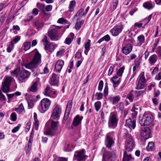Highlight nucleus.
<instances>
[{"label":"nucleus","instance_id":"f257e3e1","mask_svg":"<svg viewBox=\"0 0 161 161\" xmlns=\"http://www.w3.org/2000/svg\"><path fill=\"white\" fill-rule=\"evenodd\" d=\"M41 63V55L38 51L35 53L32 60L29 63L25 65V67L31 69L33 71V69L36 68Z\"/></svg>","mask_w":161,"mask_h":161},{"label":"nucleus","instance_id":"f03ea898","mask_svg":"<svg viewBox=\"0 0 161 161\" xmlns=\"http://www.w3.org/2000/svg\"><path fill=\"white\" fill-rule=\"evenodd\" d=\"M61 27L54 25H52L48 31V35L52 41L58 40V30Z\"/></svg>","mask_w":161,"mask_h":161},{"label":"nucleus","instance_id":"7ed1b4c3","mask_svg":"<svg viewBox=\"0 0 161 161\" xmlns=\"http://www.w3.org/2000/svg\"><path fill=\"white\" fill-rule=\"evenodd\" d=\"M153 121V116L148 114H145L142 118L140 119L139 123L143 126H147L150 125Z\"/></svg>","mask_w":161,"mask_h":161},{"label":"nucleus","instance_id":"20e7f679","mask_svg":"<svg viewBox=\"0 0 161 161\" xmlns=\"http://www.w3.org/2000/svg\"><path fill=\"white\" fill-rule=\"evenodd\" d=\"M49 123H50V127L47 131V133L46 134L53 136L54 135L56 134L57 131L59 127L58 122L51 121L48 122L47 124Z\"/></svg>","mask_w":161,"mask_h":161},{"label":"nucleus","instance_id":"39448f33","mask_svg":"<svg viewBox=\"0 0 161 161\" xmlns=\"http://www.w3.org/2000/svg\"><path fill=\"white\" fill-rule=\"evenodd\" d=\"M117 115L114 113L110 116L108 121V126L109 128L114 129L117 125L118 120L117 118Z\"/></svg>","mask_w":161,"mask_h":161},{"label":"nucleus","instance_id":"423d86ee","mask_svg":"<svg viewBox=\"0 0 161 161\" xmlns=\"http://www.w3.org/2000/svg\"><path fill=\"white\" fill-rule=\"evenodd\" d=\"M51 104V101L48 99L44 98L41 102V109L40 112L44 113L49 108Z\"/></svg>","mask_w":161,"mask_h":161},{"label":"nucleus","instance_id":"0eeeda50","mask_svg":"<svg viewBox=\"0 0 161 161\" xmlns=\"http://www.w3.org/2000/svg\"><path fill=\"white\" fill-rule=\"evenodd\" d=\"M115 157V153L114 152L105 150L103 153V161H113Z\"/></svg>","mask_w":161,"mask_h":161},{"label":"nucleus","instance_id":"6e6552de","mask_svg":"<svg viewBox=\"0 0 161 161\" xmlns=\"http://www.w3.org/2000/svg\"><path fill=\"white\" fill-rule=\"evenodd\" d=\"M12 80V78L10 76H6L5 81L2 83V89L4 92H7L9 90V86Z\"/></svg>","mask_w":161,"mask_h":161},{"label":"nucleus","instance_id":"1a4fd4ad","mask_svg":"<svg viewBox=\"0 0 161 161\" xmlns=\"http://www.w3.org/2000/svg\"><path fill=\"white\" fill-rule=\"evenodd\" d=\"M125 151L128 152L131 151L134 146V142L132 136H128L126 142Z\"/></svg>","mask_w":161,"mask_h":161},{"label":"nucleus","instance_id":"9d476101","mask_svg":"<svg viewBox=\"0 0 161 161\" xmlns=\"http://www.w3.org/2000/svg\"><path fill=\"white\" fill-rule=\"evenodd\" d=\"M146 80L144 76V72L141 74L140 79L138 81V83L136 87V89H143L145 87V84Z\"/></svg>","mask_w":161,"mask_h":161},{"label":"nucleus","instance_id":"9b49d317","mask_svg":"<svg viewBox=\"0 0 161 161\" xmlns=\"http://www.w3.org/2000/svg\"><path fill=\"white\" fill-rule=\"evenodd\" d=\"M61 113V108L57 105H56L51 114V117L53 119H57L59 118Z\"/></svg>","mask_w":161,"mask_h":161},{"label":"nucleus","instance_id":"f8f14e48","mask_svg":"<svg viewBox=\"0 0 161 161\" xmlns=\"http://www.w3.org/2000/svg\"><path fill=\"white\" fill-rule=\"evenodd\" d=\"M85 150L84 149L76 152L74 155L75 159L79 161H82L85 157Z\"/></svg>","mask_w":161,"mask_h":161},{"label":"nucleus","instance_id":"ddd939ff","mask_svg":"<svg viewBox=\"0 0 161 161\" xmlns=\"http://www.w3.org/2000/svg\"><path fill=\"white\" fill-rule=\"evenodd\" d=\"M123 29V27L122 25L116 26L111 29L110 32L113 36H117L121 32Z\"/></svg>","mask_w":161,"mask_h":161},{"label":"nucleus","instance_id":"4468645a","mask_svg":"<svg viewBox=\"0 0 161 161\" xmlns=\"http://www.w3.org/2000/svg\"><path fill=\"white\" fill-rule=\"evenodd\" d=\"M140 135L145 139H148L150 135V129L148 128H143L142 129Z\"/></svg>","mask_w":161,"mask_h":161},{"label":"nucleus","instance_id":"2eb2a0df","mask_svg":"<svg viewBox=\"0 0 161 161\" xmlns=\"http://www.w3.org/2000/svg\"><path fill=\"white\" fill-rule=\"evenodd\" d=\"M132 49V46L131 44L128 43L122 47V51L124 54L127 55L131 52Z\"/></svg>","mask_w":161,"mask_h":161},{"label":"nucleus","instance_id":"dca6fc26","mask_svg":"<svg viewBox=\"0 0 161 161\" xmlns=\"http://www.w3.org/2000/svg\"><path fill=\"white\" fill-rule=\"evenodd\" d=\"M114 141L112 138L110 137L108 134L106 135V138L105 140V144L108 148H110L114 145Z\"/></svg>","mask_w":161,"mask_h":161},{"label":"nucleus","instance_id":"f3484780","mask_svg":"<svg viewBox=\"0 0 161 161\" xmlns=\"http://www.w3.org/2000/svg\"><path fill=\"white\" fill-rule=\"evenodd\" d=\"M30 73L26 70L21 71L19 74V79L20 80H23L25 78H28L30 76Z\"/></svg>","mask_w":161,"mask_h":161},{"label":"nucleus","instance_id":"a211bd4d","mask_svg":"<svg viewBox=\"0 0 161 161\" xmlns=\"http://www.w3.org/2000/svg\"><path fill=\"white\" fill-rule=\"evenodd\" d=\"M127 125L130 129H134L136 126V121L135 119L132 121L130 119H129L126 120Z\"/></svg>","mask_w":161,"mask_h":161},{"label":"nucleus","instance_id":"6ab92c4d","mask_svg":"<svg viewBox=\"0 0 161 161\" xmlns=\"http://www.w3.org/2000/svg\"><path fill=\"white\" fill-rule=\"evenodd\" d=\"M64 65V62L62 60H59L56 62L55 65V69L57 72H60Z\"/></svg>","mask_w":161,"mask_h":161},{"label":"nucleus","instance_id":"aec40b11","mask_svg":"<svg viewBox=\"0 0 161 161\" xmlns=\"http://www.w3.org/2000/svg\"><path fill=\"white\" fill-rule=\"evenodd\" d=\"M133 160L134 158L132 157L131 153L125 151L124 153L123 161H133Z\"/></svg>","mask_w":161,"mask_h":161},{"label":"nucleus","instance_id":"412c9836","mask_svg":"<svg viewBox=\"0 0 161 161\" xmlns=\"http://www.w3.org/2000/svg\"><path fill=\"white\" fill-rule=\"evenodd\" d=\"M39 82V79H37L36 80H35L29 89L30 91L32 92H36L38 90L37 86Z\"/></svg>","mask_w":161,"mask_h":161},{"label":"nucleus","instance_id":"4be33fe9","mask_svg":"<svg viewBox=\"0 0 161 161\" xmlns=\"http://www.w3.org/2000/svg\"><path fill=\"white\" fill-rule=\"evenodd\" d=\"M118 79V77L116 76H114L111 78V80L113 84V87L114 89L116 88L120 82V78Z\"/></svg>","mask_w":161,"mask_h":161},{"label":"nucleus","instance_id":"5701e85b","mask_svg":"<svg viewBox=\"0 0 161 161\" xmlns=\"http://www.w3.org/2000/svg\"><path fill=\"white\" fill-rule=\"evenodd\" d=\"M145 42V37L143 35H140L137 37L136 44L137 46H141Z\"/></svg>","mask_w":161,"mask_h":161},{"label":"nucleus","instance_id":"b1692460","mask_svg":"<svg viewBox=\"0 0 161 161\" xmlns=\"http://www.w3.org/2000/svg\"><path fill=\"white\" fill-rule=\"evenodd\" d=\"M83 117L82 116H80L79 115H77L74 118L72 123L75 126L78 125L81 122Z\"/></svg>","mask_w":161,"mask_h":161},{"label":"nucleus","instance_id":"393cba45","mask_svg":"<svg viewBox=\"0 0 161 161\" xmlns=\"http://www.w3.org/2000/svg\"><path fill=\"white\" fill-rule=\"evenodd\" d=\"M58 77L57 75L54 74H53L50 84L52 85H56L58 83Z\"/></svg>","mask_w":161,"mask_h":161},{"label":"nucleus","instance_id":"a878e982","mask_svg":"<svg viewBox=\"0 0 161 161\" xmlns=\"http://www.w3.org/2000/svg\"><path fill=\"white\" fill-rule=\"evenodd\" d=\"M120 97L118 96H111L109 97L108 99L109 101L113 104H114L117 103L120 100Z\"/></svg>","mask_w":161,"mask_h":161},{"label":"nucleus","instance_id":"bb28decb","mask_svg":"<svg viewBox=\"0 0 161 161\" xmlns=\"http://www.w3.org/2000/svg\"><path fill=\"white\" fill-rule=\"evenodd\" d=\"M90 42L91 40L88 39L86 42H85L84 44V47L85 48L84 53L86 55H87L90 49V47L91 46Z\"/></svg>","mask_w":161,"mask_h":161},{"label":"nucleus","instance_id":"cd10ccee","mask_svg":"<svg viewBox=\"0 0 161 161\" xmlns=\"http://www.w3.org/2000/svg\"><path fill=\"white\" fill-rule=\"evenodd\" d=\"M154 3H152L151 2H147L143 4V7L147 9H150L153 8L154 7Z\"/></svg>","mask_w":161,"mask_h":161},{"label":"nucleus","instance_id":"c85d7f7f","mask_svg":"<svg viewBox=\"0 0 161 161\" xmlns=\"http://www.w3.org/2000/svg\"><path fill=\"white\" fill-rule=\"evenodd\" d=\"M157 56L155 54L151 56L149 59V63L151 65H153L157 61Z\"/></svg>","mask_w":161,"mask_h":161},{"label":"nucleus","instance_id":"c756f323","mask_svg":"<svg viewBox=\"0 0 161 161\" xmlns=\"http://www.w3.org/2000/svg\"><path fill=\"white\" fill-rule=\"evenodd\" d=\"M145 92V90L136 91H135V97L136 98L135 100L137 101L138 99V97L141 95H142Z\"/></svg>","mask_w":161,"mask_h":161},{"label":"nucleus","instance_id":"7c9ffc66","mask_svg":"<svg viewBox=\"0 0 161 161\" xmlns=\"http://www.w3.org/2000/svg\"><path fill=\"white\" fill-rule=\"evenodd\" d=\"M133 90H131L128 93L126 96V98H128L130 102H132L133 101L134 98V96L133 94Z\"/></svg>","mask_w":161,"mask_h":161},{"label":"nucleus","instance_id":"2f4dec72","mask_svg":"<svg viewBox=\"0 0 161 161\" xmlns=\"http://www.w3.org/2000/svg\"><path fill=\"white\" fill-rule=\"evenodd\" d=\"M52 93V91L51 89V88L49 86H47L45 89L44 94L45 95L49 96Z\"/></svg>","mask_w":161,"mask_h":161},{"label":"nucleus","instance_id":"473e14b6","mask_svg":"<svg viewBox=\"0 0 161 161\" xmlns=\"http://www.w3.org/2000/svg\"><path fill=\"white\" fill-rule=\"evenodd\" d=\"M86 14L84 9L81 8L78 11L76 14L75 15V17L78 16L79 17H81L85 15Z\"/></svg>","mask_w":161,"mask_h":161},{"label":"nucleus","instance_id":"72a5a7b5","mask_svg":"<svg viewBox=\"0 0 161 161\" xmlns=\"http://www.w3.org/2000/svg\"><path fill=\"white\" fill-rule=\"evenodd\" d=\"M24 109V108L22 103H21L18 108H14V110L18 114L22 112Z\"/></svg>","mask_w":161,"mask_h":161},{"label":"nucleus","instance_id":"f704fd0d","mask_svg":"<svg viewBox=\"0 0 161 161\" xmlns=\"http://www.w3.org/2000/svg\"><path fill=\"white\" fill-rule=\"evenodd\" d=\"M48 46L49 51L51 52H52L57 47L53 43H50Z\"/></svg>","mask_w":161,"mask_h":161},{"label":"nucleus","instance_id":"c9c22d12","mask_svg":"<svg viewBox=\"0 0 161 161\" xmlns=\"http://www.w3.org/2000/svg\"><path fill=\"white\" fill-rule=\"evenodd\" d=\"M118 2V0H113V3L110 7L112 10H114L116 8Z\"/></svg>","mask_w":161,"mask_h":161},{"label":"nucleus","instance_id":"e433bc0d","mask_svg":"<svg viewBox=\"0 0 161 161\" xmlns=\"http://www.w3.org/2000/svg\"><path fill=\"white\" fill-rule=\"evenodd\" d=\"M76 2L74 0L70 2L69 8L70 12H72L74 10V7L75 6Z\"/></svg>","mask_w":161,"mask_h":161},{"label":"nucleus","instance_id":"4c0bfd02","mask_svg":"<svg viewBox=\"0 0 161 161\" xmlns=\"http://www.w3.org/2000/svg\"><path fill=\"white\" fill-rule=\"evenodd\" d=\"M31 43L30 42H26L23 44V47H24V50L25 51L27 50L31 47Z\"/></svg>","mask_w":161,"mask_h":161},{"label":"nucleus","instance_id":"58836bf2","mask_svg":"<svg viewBox=\"0 0 161 161\" xmlns=\"http://www.w3.org/2000/svg\"><path fill=\"white\" fill-rule=\"evenodd\" d=\"M94 106L97 111H98L100 109L101 106V103L100 101H97L95 103Z\"/></svg>","mask_w":161,"mask_h":161},{"label":"nucleus","instance_id":"ea45409f","mask_svg":"<svg viewBox=\"0 0 161 161\" xmlns=\"http://www.w3.org/2000/svg\"><path fill=\"white\" fill-rule=\"evenodd\" d=\"M37 8L43 12H45V5L43 4L38 3L37 4Z\"/></svg>","mask_w":161,"mask_h":161},{"label":"nucleus","instance_id":"a19ab883","mask_svg":"<svg viewBox=\"0 0 161 161\" xmlns=\"http://www.w3.org/2000/svg\"><path fill=\"white\" fill-rule=\"evenodd\" d=\"M154 148V143L152 142H149L148 144L147 150L148 151H152Z\"/></svg>","mask_w":161,"mask_h":161},{"label":"nucleus","instance_id":"79ce46f5","mask_svg":"<svg viewBox=\"0 0 161 161\" xmlns=\"http://www.w3.org/2000/svg\"><path fill=\"white\" fill-rule=\"evenodd\" d=\"M124 69L125 68L124 67H122L120 68L117 72V75L121 77L124 72Z\"/></svg>","mask_w":161,"mask_h":161},{"label":"nucleus","instance_id":"37998d69","mask_svg":"<svg viewBox=\"0 0 161 161\" xmlns=\"http://www.w3.org/2000/svg\"><path fill=\"white\" fill-rule=\"evenodd\" d=\"M72 105V102L71 100L69 101L66 106V108L65 110L68 111H70Z\"/></svg>","mask_w":161,"mask_h":161},{"label":"nucleus","instance_id":"c03bdc74","mask_svg":"<svg viewBox=\"0 0 161 161\" xmlns=\"http://www.w3.org/2000/svg\"><path fill=\"white\" fill-rule=\"evenodd\" d=\"M84 21L81 20L79 22H77L75 24V27L76 30L79 29L81 27V25L83 24Z\"/></svg>","mask_w":161,"mask_h":161},{"label":"nucleus","instance_id":"a18cd8bd","mask_svg":"<svg viewBox=\"0 0 161 161\" xmlns=\"http://www.w3.org/2000/svg\"><path fill=\"white\" fill-rule=\"evenodd\" d=\"M152 14H150L148 17H146L143 19V21H144V23H145L144 25H146L149 23L152 17Z\"/></svg>","mask_w":161,"mask_h":161},{"label":"nucleus","instance_id":"49530a36","mask_svg":"<svg viewBox=\"0 0 161 161\" xmlns=\"http://www.w3.org/2000/svg\"><path fill=\"white\" fill-rule=\"evenodd\" d=\"M29 107L30 108L33 107L34 105V101L32 99H27Z\"/></svg>","mask_w":161,"mask_h":161},{"label":"nucleus","instance_id":"de8ad7c7","mask_svg":"<svg viewBox=\"0 0 161 161\" xmlns=\"http://www.w3.org/2000/svg\"><path fill=\"white\" fill-rule=\"evenodd\" d=\"M11 120L13 121H15L17 119V115L15 113L13 112L11 113L10 116Z\"/></svg>","mask_w":161,"mask_h":161},{"label":"nucleus","instance_id":"09e8293b","mask_svg":"<svg viewBox=\"0 0 161 161\" xmlns=\"http://www.w3.org/2000/svg\"><path fill=\"white\" fill-rule=\"evenodd\" d=\"M19 70L18 68L15 69L14 71H12L11 72V75L17 77L18 74L19 72Z\"/></svg>","mask_w":161,"mask_h":161},{"label":"nucleus","instance_id":"8fccbe9b","mask_svg":"<svg viewBox=\"0 0 161 161\" xmlns=\"http://www.w3.org/2000/svg\"><path fill=\"white\" fill-rule=\"evenodd\" d=\"M159 42V40L158 39H156L155 41V42L153 44V47L152 51L153 52H154L155 50L158 45Z\"/></svg>","mask_w":161,"mask_h":161},{"label":"nucleus","instance_id":"3c124183","mask_svg":"<svg viewBox=\"0 0 161 161\" xmlns=\"http://www.w3.org/2000/svg\"><path fill=\"white\" fill-rule=\"evenodd\" d=\"M58 23L61 24H68V21L66 20L65 19L63 18H61L59 19L58 21Z\"/></svg>","mask_w":161,"mask_h":161},{"label":"nucleus","instance_id":"603ef678","mask_svg":"<svg viewBox=\"0 0 161 161\" xmlns=\"http://www.w3.org/2000/svg\"><path fill=\"white\" fill-rule=\"evenodd\" d=\"M103 80H101L100 81L98 86V89L99 91H102L103 89Z\"/></svg>","mask_w":161,"mask_h":161},{"label":"nucleus","instance_id":"864d4df0","mask_svg":"<svg viewBox=\"0 0 161 161\" xmlns=\"http://www.w3.org/2000/svg\"><path fill=\"white\" fill-rule=\"evenodd\" d=\"M39 125V121L35 119V122L34 123L33 128L35 129L36 130H37L38 129V126Z\"/></svg>","mask_w":161,"mask_h":161},{"label":"nucleus","instance_id":"5fc2aeb1","mask_svg":"<svg viewBox=\"0 0 161 161\" xmlns=\"http://www.w3.org/2000/svg\"><path fill=\"white\" fill-rule=\"evenodd\" d=\"M37 29H39L43 26V25L42 23L35 22L34 24Z\"/></svg>","mask_w":161,"mask_h":161},{"label":"nucleus","instance_id":"6e6d98bb","mask_svg":"<svg viewBox=\"0 0 161 161\" xmlns=\"http://www.w3.org/2000/svg\"><path fill=\"white\" fill-rule=\"evenodd\" d=\"M95 96L97 97V100H100L102 98L103 94L102 93H96L95 94Z\"/></svg>","mask_w":161,"mask_h":161},{"label":"nucleus","instance_id":"4d7b16f0","mask_svg":"<svg viewBox=\"0 0 161 161\" xmlns=\"http://www.w3.org/2000/svg\"><path fill=\"white\" fill-rule=\"evenodd\" d=\"M157 53L161 59V46H158L156 48Z\"/></svg>","mask_w":161,"mask_h":161},{"label":"nucleus","instance_id":"13d9d810","mask_svg":"<svg viewBox=\"0 0 161 161\" xmlns=\"http://www.w3.org/2000/svg\"><path fill=\"white\" fill-rule=\"evenodd\" d=\"M65 51L64 49L60 50L57 52L56 53L57 56H61L62 54L65 52Z\"/></svg>","mask_w":161,"mask_h":161},{"label":"nucleus","instance_id":"bf43d9fd","mask_svg":"<svg viewBox=\"0 0 161 161\" xmlns=\"http://www.w3.org/2000/svg\"><path fill=\"white\" fill-rule=\"evenodd\" d=\"M52 6L51 5H47L46 7H45V11H47L49 12L51 11L52 10Z\"/></svg>","mask_w":161,"mask_h":161},{"label":"nucleus","instance_id":"052dcab7","mask_svg":"<svg viewBox=\"0 0 161 161\" xmlns=\"http://www.w3.org/2000/svg\"><path fill=\"white\" fill-rule=\"evenodd\" d=\"M0 100L2 101H5L6 100L5 96L3 94L1 91H0Z\"/></svg>","mask_w":161,"mask_h":161},{"label":"nucleus","instance_id":"680f3d73","mask_svg":"<svg viewBox=\"0 0 161 161\" xmlns=\"http://www.w3.org/2000/svg\"><path fill=\"white\" fill-rule=\"evenodd\" d=\"M108 93V87L107 85H106L105 87L104 90V94L105 96H107Z\"/></svg>","mask_w":161,"mask_h":161},{"label":"nucleus","instance_id":"e2e57ef3","mask_svg":"<svg viewBox=\"0 0 161 161\" xmlns=\"http://www.w3.org/2000/svg\"><path fill=\"white\" fill-rule=\"evenodd\" d=\"M72 40L73 39H71L70 38H67L65 39V43L69 45L71 43Z\"/></svg>","mask_w":161,"mask_h":161},{"label":"nucleus","instance_id":"0e129e2a","mask_svg":"<svg viewBox=\"0 0 161 161\" xmlns=\"http://www.w3.org/2000/svg\"><path fill=\"white\" fill-rule=\"evenodd\" d=\"M102 38L103 41H105L106 42L109 41L110 39V37L108 35H106Z\"/></svg>","mask_w":161,"mask_h":161},{"label":"nucleus","instance_id":"69168bd1","mask_svg":"<svg viewBox=\"0 0 161 161\" xmlns=\"http://www.w3.org/2000/svg\"><path fill=\"white\" fill-rule=\"evenodd\" d=\"M70 112V111H68L65 110L64 117V119L65 120H66L67 119Z\"/></svg>","mask_w":161,"mask_h":161},{"label":"nucleus","instance_id":"338daca9","mask_svg":"<svg viewBox=\"0 0 161 161\" xmlns=\"http://www.w3.org/2000/svg\"><path fill=\"white\" fill-rule=\"evenodd\" d=\"M143 24L142 23H139V22H136L135 23L134 26V27H137L139 28L142 27Z\"/></svg>","mask_w":161,"mask_h":161},{"label":"nucleus","instance_id":"774afa93","mask_svg":"<svg viewBox=\"0 0 161 161\" xmlns=\"http://www.w3.org/2000/svg\"><path fill=\"white\" fill-rule=\"evenodd\" d=\"M13 48V45L12 44H10L7 48V51L8 53H10L11 51Z\"/></svg>","mask_w":161,"mask_h":161}]
</instances>
